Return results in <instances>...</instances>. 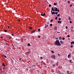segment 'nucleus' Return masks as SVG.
<instances>
[{"mask_svg": "<svg viewBox=\"0 0 74 74\" xmlns=\"http://www.w3.org/2000/svg\"><path fill=\"white\" fill-rule=\"evenodd\" d=\"M71 11H72V12H74V10H71Z\"/></svg>", "mask_w": 74, "mask_h": 74, "instance_id": "nucleus-44", "label": "nucleus"}, {"mask_svg": "<svg viewBox=\"0 0 74 74\" xmlns=\"http://www.w3.org/2000/svg\"><path fill=\"white\" fill-rule=\"evenodd\" d=\"M38 32H40V29H38Z\"/></svg>", "mask_w": 74, "mask_h": 74, "instance_id": "nucleus-32", "label": "nucleus"}, {"mask_svg": "<svg viewBox=\"0 0 74 74\" xmlns=\"http://www.w3.org/2000/svg\"><path fill=\"white\" fill-rule=\"evenodd\" d=\"M21 21L20 20H18V21Z\"/></svg>", "mask_w": 74, "mask_h": 74, "instance_id": "nucleus-64", "label": "nucleus"}, {"mask_svg": "<svg viewBox=\"0 0 74 74\" xmlns=\"http://www.w3.org/2000/svg\"><path fill=\"white\" fill-rule=\"evenodd\" d=\"M34 65H32V67H34Z\"/></svg>", "mask_w": 74, "mask_h": 74, "instance_id": "nucleus-59", "label": "nucleus"}, {"mask_svg": "<svg viewBox=\"0 0 74 74\" xmlns=\"http://www.w3.org/2000/svg\"><path fill=\"white\" fill-rule=\"evenodd\" d=\"M67 37H70V36L69 35H68L67 36Z\"/></svg>", "mask_w": 74, "mask_h": 74, "instance_id": "nucleus-45", "label": "nucleus"}, {"mask_svg": "<svg viewBox=\"0 0 74 74\" xmlns=\"http://www.w3.org/2000/svg\"><path fill=\"white\" fill-rule=\"evenodd\" d=\"M27 53H30V52L28 51V52H27Z\"/></svg>", "mask_w": 74, "mask_h": 74, "instance_id": "nucleus-47", "label": "nucleus"}, {"mask_svg": "<svg viewBox=\"0 0 74 74\" xmlns=\"http://www.w3.org/2000/svg\"><path fill=\"white\" fill-rule=\"evenodd\" d=\"M51 14L52 15H53V14H54V15H55V12H53V13H52V14Z\"/></svg>", "mask_w": 74, "mask_h": 74, "instance_id": "nucleus-11", "label": "nucleus"}, {"mask_svg": "<svg viewBox=\"0 0 74 74\" xmlns=\"http://www.w3.org/2000/svg\"><path fill=\"white\" fill-rule=\"evenodd\" d=\"M55 39H56V40H58V37L55 38Z\"/></svg>", "mask_w": 74, "mask_h": 74, "instance_id": "nucleus-48", "label": "nucleus"}, {"mask_svg": "<svg viewBox=\"0 0 74 74\" xmlns=\"http://www.w3.org/2000/svg\"><path fill=\"white\" fill-rule=\"evenodd\" d=\"M71 44H74V42H71Z\"/></svg>", "mask_w": 74, "mask_h": 74, "instance_id": "nucleus-12", "label": "nucleus"}, {"mask_svg": "<svg viewBox=\"0 0 74 74\" xmlns=\"http://www.w3.org/2000/svg\"><path fill=\"white\" fill-rule=\"evenodd\" d=\"M58 56H60V54L58 53Z\"/></svg>", "mask_w": 74, "mask_h": 74, "instance_id": "nucleus-55", "label": "nucleus"}, {"mask_svg": "<svg viewBox=\"0 0 74 74\" xmlns=\"http://www.w3.org/2000/svg\"><path fill=\"white\" fill-rule=\"evenodd\" d=\"M3 56L4 57V55H3Z\"/></svg>", "mask_w": 74, "mask_h": 74, "instance_id": "nucleus-63", "label": "nucleus"}, {"mask_svg": "<svg viewBox=\"0 0 74 74\" xmlns=\"http://www.w3.org/2000/svg\"><path fill=\"white\" fill-rule=\"evenodd\" d=\"M3 70H4V69H5V68H4V67H3Z\"/></svg>", "mask_w": 74, "mask_h": 74, "instance_id": "nucleus-49", "label": "nucleus"}, {"mask_svg": "<svg viewBox=\"0 0 74 74\" xmlns=\"http://www.w3.org/2000/svg\"><path fill=\"white\" fill-rule=\"evenodd\" d=\"M60 42L61 43V44H62V43H63V42L61 40L60 41Z\"/></svg>", "mask_w": 74, "mask_h": 74, "instance_id": "nucleus-15", "label": "nucleus"}, {"mask_svg": "<svg viewBox=\"0 0 74 74\" xmlns=\"http://www.w3.org/2000/svg\"><path fill=\"white\" fill-rule=\"evenodd\" d=\"M5 58H7V56H4V57Z\"/></svg>", "mask_w": 74, "mask_h": 74, "instance_id": "nucleus-42", "label": "nucleus"}, {"mask_svg": "<svg viewBox=\"0 0 74 74\" xmlns=\"http://www.w3.org/2000/svg\"><path fill=\"white\" fill-rule=\"evenodd\" d=\"M34 32H35V30L31 32V33L32 34V33H34Z\"/></svg>", "mask_w": 74, "mask_h": 74, "instance_id": "nucleus-9", "label": "nucleus"}, {"mask_svg": "<svg viewBox=\"0 0 74 74\" xmlns=\"http://www.w3.org/2000/svg\"><path fill=\"white\" fill-rule=\"evenodd\" d=\"M71 30L72 32H73V29H71Z\"/></svg>", "mask_w": 74, "mask_h": 74, "instance_id": "nucleus-43", "label": "nucleus"}, {"mask_svg": "<svg viewBox=\"0 0 74 74\" xmlns=\"http://www.w3.org/2000/svg\"><path fill=\"white\" fill-rule=\"evenodd\" d=\"M47 27H48V25H47L45 27V28H47Z\"/></svg>", "mask_w": 74, "mask_h": 74, "instance_id": "nucleus-13", "label": "nucleus"}, {"mask_svg": "<svg viewBox=\"0 0 74 74\" xmlns=\"http://www.w3.org/2000/svg\"><path fill=\"white\" fill-rule=\"evenodd\" d=\"M26 70H27V71H28V69H26Z\"/></svg>", "mask_w": 74, "mask_h": 74, "instance_id": "nucleus-54", "label": "nucleus"}, {"mask_svg": "<svg viewBox=\"0 0 74 74\" xmlns=\"http://www.w3.org/2000/svg\"><path fill=\"white\" fill-rule=\"evenodd\" d=\"M58 23H62V21H58Z\"/></svg>", "mask_w": 74, "mask_h": 74, "instance_id": "nucleus-4", "label": "nucleus"}, {"mask_svg": "<svg viewBox=\"0 0 74 74\" xmlns=\"http://www.w3.org/2000/svg\"><path fill=\"white\" fill-rule=\"evenodd\" d=\"M71 28H72V29H73V26H72L71 27Z\"/></svg>", "mask_w": 74, "mask_h": 74, "instance_id": "nucleus-60", "label": "nucleus"}, {"mask_svg": "<svg viewBox=\"0 0 74 74\" xmlns=\"http://www.w3.org/2000/svg\"><path fill=\"white\" fill-rule=\"evenodd\" d=\"M53 21V20L51 19V20L50 22H52V21Z\"/></svg>", "mask_w": 74, "mask_h": 74, "instance_id": "nucleus-33", "label": "nucleus"}, {"mask_svg": "<svg viewBox=\"0 0 74 74\" xmlns=\"http://www.w3.org/2000/svg\"><path fill=\"white\" fill-rule=\"evenodd\" d=\"M54 10H55V11H58V12H59V9H58V8H56V7L54 8Z\"/></svg>", "mask_w": 74, "mask_h": 74, "instance_id": "nucleus-2", "label": "nucleus"}, {"mask_svg": "<svg viewBox=\"0 0 74 74\" xmlns=\"http://www.w3.org/2000/svg\"><path fill=\"white\" fill-rule=\"evenodd\" d=\"M37 73H40V71H39L38 70L37 71Z\"/></svg>", "mask_w": 74, "mask_h": 74, "instance_id": "nucleus-39", "label": "nucleus"}, {"mask_svg": "<svg viewBox=\"0 0 74 74\" xmlns=\"http://www.w3.org/2000/svg\"><path fill=\"white\" fill-rule=\"evenodd\" d=\"M13 60H15V62H16V60H15L14 59V58H13Z\"/></svg>", "mask_w": 74, "mask_h": 74, "instance_id": "nucleus-34", "label": "nucleus"}, {"mask_svg": "<svg viewBox=\"0 0 74 74\" xmlns=\"http://www.w3.org/2000/svg\"><path fill=\"white\" fill-rule=\"evenodd\" d=\"M54 29H55V30H57V27H55L54 28Z\"/></svg>", "mask_w": 74, "mask_h": 74, "instance_id": "nucleus-5", "label": "nucleus"}, {"mask_svg": "<svg viewBox=\"0 0 74 74\" xmlns=\"http://www.w3.org/2000/svg\"><path fill=\"white\" fill-rule=\"evenodd\" d=\"M60 39V40H62V38L61 37H60V38H59Z\"/></svg>", "mask_w": 74, "mask_h": 74, "instance_id": "nucleus-18", "label": "nucleus"}, {"mask_svg": "<svg viewBox=\"0 0 74 74\" xmlns=\"http://www.w3.org/2000/svg\"><path fill=\"white\" fill-rule=\"evenodd\" d=\"M70 56H71V55L70 54L68 55V58H70Z\"/></svg>", "mask_w": 74, "mask_h": 74, "instance_id": "nucleus-10", "label": "nucleus"}, {"mask_svg": "<svg viewBox=\"0 0 74 74\" xmlns=\"http://www.w3.org/2000/svg\"><path fill=\"white\" fill-rule=\"evenodd\" d=\"M55 19H56V20L58 19V17H56Z\"/></svg>", "mask_w": 74, "mask_h": 74, "instance_id": "nucleus-23", "label": "nucleus"}, {"mask_svg": "<svg viewBox=\"0 0 74 74\" xmlns=\"http://www.w3.org/2000/svg\"><path fill=\"white\" fill-rule=\"evenodd\" d=\"M21 60V58H20L19 59V60Z\"/></svg>", "mask_w": 74, "mask_h": 74, "instance_id": "nucleus-58", "label": "nucleus"}, {"mask_svg": "<svg viewBox=\"0 0 74 74\" xmlns=\"http://www.w3.org/2000/svg\"><path fill=\"white\" fill-rule=\"evenodd\" d=\"M57 4H58V3H54V5H57Z\"/></svg>", "mask_w": 74, "mask_h": 74, "instance_id": "nucleus-7", "label": "nucleus"}, {"mask_svg": "<svg viewBox=\"0 0 74 74\" xmlns=\"http://www.w3.org/2000/svg\"><path fill=\"white\" fill-rule=\"evenodd\" d=\"M69 23H72V21H70Z\"/></svg>", "mask_w": 74, "mask_h": 74, "instance_id": "nucleus-30", "label": "nucleus"}, {"mask_svg": "<svg viewBox=\"0 0 74 74\" xmlns=\"http://www.w3.org/2000/svg\"><path fill=\"white\" fill-rule=\"evenodd\" d=\"M71 61H72V60H70V63H71Z\"/></svg>", "mask_w": 74, "mask_h": 74, "instance_id": "nucleus-50", "label": "nucleus"}, {"mask_svg": "<svg viewBox=\"0 0 74 74\" xmlns=\"http://www.w3.org/2000/svg\"><path fill=\"white\" fill-rule=\"evenodd\" d=\"M67 73L68 74H69V71H67Z\"/></svg>", "mask_w": 74, "mask_h": 74, "instance_id": "nucleus-16", "label": "nucleus"}, {"mask_svg": "<svg viewBox=\"0 0 74 74\" xmlns=\"http://www.w3.org/2000/svg\"><path fill=\"white\" fill-rule=\"evenodd\" d=\"M58 20H59V21H60V20H61V18H59L58 19Z\"/></svg>", "mask_w": 74, "mask_h": 74, "instance_id": "nucleus-31", "label": "nucleus"}, {"mask_svg": "<svg viewBox=\"0 0 74 74\" xmlns=\"http://www.w3.org/2000/svg\"><path fill=\"white\" fill-rule=\"evenodd\" d=\"M38 38H40V37H41V36H38Z\"/></svg>", "mask_w": 74, "mask_h": 74, "instance_id": "nucleus-35", "label": "nucleus"}, {"mask_svg": "<svg viewBox=\"0 0 74 74\" xmlns=\"http://www.w3.org/2000/svg\"><path fill=\"white\" fill-rule=\"evenodd\" d=\"M51 14H52V13H53V12H52V10H51Z\"/></svg>", "mask_w": 74, "mask_h": 74, "instance_id": "nucleus-56", "label": "nucleus"}, {"mask_svg": "<svg viewBox=\"0 0 74 74\" xmlns=\"http://www.w3.org/2000/svg\"><path fill=\"white\" fill-rule=\"evenodd\" d=\"M62 40H65V38H62Z\"/></svg>", "mask_w": 74, "mask_h": 74, "instance_id": "nucleus-37", "label": "nucleus"}, {"mask_svg": "<svg viewBox=\"0 0 74 74\" xmlns=\"http://www.w3.org/2000/svg\"><path fill=\"white\" fill-rule=\"evenodd\" d=\"M54 44L55 45H57V46H60L61 45L60 43V42H59V41L58 40L56 41L55 43H54Z\"/></svg>", "mask_w": 74, "mask_h": 74, "instance_id": "nucleus-1", "label": "nucleus"}, {"mask_svg": "<svg viewBox=\"0 0 74 74\" xmlns=\"http://www.w3.org/2000/svg\"><path fill=\"white\" fill-rule=\"evenodd\" d=\"M65 27H66V29H68V27H67V26H66Z\"/></svg>", "mask_w": 74, "mask_h": 74, "instance_id": "nucleus-27", "label": "nucleus"}, {"mask_svg": "<svg viewBox=\"0 0 74 74\" xmlns=\"http://www.w3.org/2000/svg\"><path fill=\"white\" fill-rule=\"evenodd\" d=\"M29 29H32V27H29Z\"/></svg>", "mask_w": 74, "mask_h": 74, "instance_id": "nucleus-21", "label": "nucleus"}, {"mask_svg": "<svg viewBox=\"0 0 74 74\" xmlns=\"http://www.w3.org/2000/svg\"><path fill=\"white\" fill-rule=\"evenodd\" d=\"M68 3H70V1H68Z\"/></svg>", "mask_w": 74, "mask_h": 74, "instance_id": "nucleus-46", "label": "nucleus"}, {"mask_svg": "<svg viewBox=\"0 0 74 74\" xmlns=\"http://www.w3.org/2000/svg\"><path fill=\"white\" fill-rule=\"evenodd\" d=\"M41 15L42 16H44V14H41Z\"/></svg>", "mask_w": 74, "mask_h": 74, "instance_id": "nucleus-20", "label": "nucleus"}, {"mask_svg": "<svg viewBox=\"0 0 74 74\" xmlns=\"http://www.w3.org/2000/svg\"><path fill=\"white\" fill-rule=\"evenodd\" d=\"M51 52H52V53H54V52H53V51H51Z\"/></svg>", "mask_w": 74, "mask_h": 74, "instance_id": "nucleus-38", "label": "nucleus"}, {"mask_svg": "<svg viewBox=\"0 0 74 74\" xmlns=\"http://www.w3.org/2000/svg\"><path fill=\"white\" fill-rule=\"evenodd\" d=\"M52 11H55V10H53Z\"/></svg>", "mask_w": 74, "mask_h": 74, "instance_id": "nucleus-57", "label": "nucleus"}, {"mask_svg": "<svg viewBox=\"0 0 74 74\" xmlns=\"http://www.w3.org/2000/svg\"><path fill=\"white\" fill-rule=\"evenodd\" d=\"M72 6H73V5H72V4H71L70 5V7H72Z\"/></svg>", "mask_w": 74, "mask_h": 74, "instance_id": "nucleus-25", "label": "nucleus"}, {"mask_svg": "<svg viewBox=\"0 0 74 74\" xmlns=\"http://www.w3.org/2000/svg\"><path fill=\"white\" fill-rule=\"evenodd\" d=\"M2 65L4 67H5V64H4V63H2Z\"/></svg>", "mask_w": 74, "mask_h": 74, "instance_id": "nucleus-6", "label": "nucleus"}, {"mask_svg": "<svg viewBox=\"0 0 74 74\" xmlns=\"http://www.w3.org/2000/svg\"><path fill=\"white\" fill-rule=\"evenodd\" d=\"M60 14H58V15H57V17H58V16H60Z\"/></svg>", "mask_w": 74, "mask_h": 74, "instance_id": "nucleus-17", "label": "nucleus"}, {"mask_svg": "<svg viewBox=\"0 0 74 74\" xmlns=\"http://www.w3.org/2000/svg\"><path fill=\"white\" fill-rule=\"evenodd\" d=\"M51 58H52L53 59H55L56 57L54 55L52 56H51Z\"/></svg>", "mask_w": 74, "mask_h": 74, "instance_id": "nucleus-3", "label": "nucleus"}, {"mask_svg": "<svg viewBox=\"0 0 74 74\" xmlns=\"http://www.w3.org/2000/svg\"><path fill=\"white\" fill-rule=\"evenodd\" d=\"M45 15H46L45 13H44V14H43V16H45Z\"/></svg>", "mask_w": 74, "mask_h": 74, "instance_id": "nucleus-40", "label": "nucleus"}, {"mask_svg": "<svg viewBox=\"0 0 74 74\" xmlns=\"http://www.w3.org/2000/svg\"><path fill=\"white\" fill-rule=\"evenodd\" d=\"M40 58L41 59H42V57H40Z\"/></svg>", "mask_w": 74, "mask_h": 74, "instance_id": "nucleus-41", "label": "nucleus"}, {"mask_svg": "<svg viewBox=\"0 0 74 74\" xmlns=\"http://www.w3.org/2000/svg\"><path fill=\"white\" fill-rule=\"evenodd\" d=\"M58 12H55V14H56V15H58Z\"/></svg>", "mask_w": 74, "mask_h": 74, "instance_id": "nucleus-19", "label": "nucleus"}, {"mask_svg": "<svg viewBox=\"0 0 74 74\" xmlns=\"http://www.w3.org/2000/svg\"><path fill=\"white\" fill-rule=\"evenodd\" d=\"M7 30L6 29H5L4 30V32H7Z\"/></svg>", "mask_w": 74, "mask_h": 74, "instance_id": "nucleus-24", "label": "nucleus"}, {"mask_svg": "<svg viewBox=\"0 0 74 74\" xmlns=\"http://www.w3.org/2000/svg\"><path fill=\"white\" fill-rule=\"evenodd\" d=\"M28 46H30V43H28Z\"/></svg>", "mask_w": 74, "mask_h": 74, "instance_id": "nucleus-22", "label": "nucleus"}, {"mask_svg": "<svg viewBox=\"0 0 74 74\" xmlns=\"http://www.w3.org/2000/svg\"><path fill=\"white\" fill-rule=\"evenodd\" d=\"M49 7H51V5H49Z\"/></svg>", "mask_w": 74, "mask_h": 74, "instance_id": "nucleus-29", "label": "nucleus"}, {"mask_svg": "<svg viewBox=\"0 0 74 74\" xmlns=\"http://www.w3.org/2000/svg\"><path fill=\"white\" fill-rule=\"evenodd\" d=\"M8 28H10V26H8Z\"/></svg>", "mask_w": 74, "mask_h": 74, "instance_id": "nucleus-61", "label": "nucleus"}, {"mask_svg": "<svg viewBox=\"0 0 74 74\" xmlns=\"http://www.w3.org/2000/svg\"><path fill=\"white\" fill-rule=\"evenodd\" d=\"M12 36H14V34H12Z\"/></svg>", "mask_w": 74, "mask_h": 74, "instance_id": "nucleus-53", "label": "nucleus"}, {"mask_svg": "<svg viewBox=\"0 0 74 74\" xmlns=\"http://www.w3.org/2000/svg\"><path fill=\"white\" fill-rule=\"evenodd\" d=\"M53 67H55V66H56V64H53Z\"/></svg>", "mask_w": 74, "mask_h": 74, "instance_id": "nucleus-26", "label": "nucleus"}, {"mask_svg": "<svg viewBox=\"0 0 74 74\" xmlns=\"http://www.w3.org/2000/svg\"><path fill=\"white\" fill-rule=\"evenodd\" d=\"M67 34V33L66 32V33H65V34Z\"/></svg>", "mask_w": 74, "mask_h": 74, "instance_id": "nucleus-62", "label": "nucleus"}, {"mask_svg": "<svg viewBox=\"0 0 74 74\" xmlns=\"http://www.w3.org/2000/svg\"><path fill=\"white\" fill-rule=\"evenodd\" d=\"M68 19L69 21H71V18H70V16H69Z\"/></svg>", "mask_w": 74, "mask_h": 74, "instance_id": "nucleus-8", "label": "nucleus"}, {"mask_svg": "<svg viewBox=\"0 0 74 74\" xmlns=\"http://www.w3.org/2000/svg\"><path fill=\"white\" fill-rule=\"evenodd\" d=\"M71 48H73V47L72 45H71Z\"/></svg>", "mask_w": 74, "mask_h": 74, "instance_id": "nucleus-51", "label": "nucleus"}, {"mask_svg": "<svg viewBox=\"0 0 74 74\" xmlns=\"http://www.w3.org/2000/svg\"><path fill=\"white\" fill-rule=\"evenodd\" d=\"M56 65L57 66H58V62H57L56 63Z\"/></svg>", "mask_w": 74, "mask_h": 74, "instance_id": "nucleus-14", "label": "nucleus"}, {"mask_svg": "<svg viewBox=\"0 0 74 74\" xmlns=\"http://www.w3.org/2000/svg\"><path fill=\"white\" fill-rule=\"evenodd\" d=\"M1 38H3V36H1Z\"/></svg>", "mask_w": 74, "mask_h": 74, "instance_id": "nucleus-52", "label": "nucleus"}, {"mask_svg": "<svg viewBox=\"0 0 74 74\" xmlns=\"http://www.w3.org/2000/svg\"><path fill=\"white\" fill-rule=\"evenodd\" d=\"M50 26H52V24H50Z\"/></svg>", "mask_w": 74, "mask_h": 74, "instance_id": "nucleus-28", "label": "nucleus"}, {"mask_svg": "<svg viewBox=\"0 0 74 74\" xmlns=\"http://www.w3.org/2000/svg\"><path fill=\"white\" fill-rule=\"evenodd\" d=\"M52 10H54V8H53V7H52Z\"/></svg>", "mask_w": 74, "mask_h": 74, "instance_id": "nucleus-36", "label": "nucleus"}]
</instances>
